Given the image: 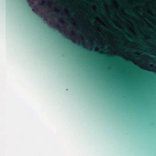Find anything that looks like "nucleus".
<instances>
[{
  "label": "nucleus",
  "mask_w": 156,
  "mask_h": 156,
  "mask_svg": "<svg viewBox=\"0 0 156 156\" xmlns=\"http://www.w3.org/2000/svg\"><path fill=\"white\" fill-rule=\"evenodd\" d=\"M27 1L29 4L30 6L32 7L34 5V3L32 2L31 0H27Z\"/></svg>",
  "instance_id": "5"
},
{
  "label": "nucleus",
  "mask_w": 156,
  "mask_h": 156,
  "mask_svg": "<svg viewBox=\"0 0 156 156\" xmlns=\"http://www.w3.org/2000/svg\"><path fill=\"white\" fill-rule=\"evenodd\" d=\"M33 6H34V8L32 9V11L33 12H35L37 14H38V13L39 12L38 9L37 8V7L34 5V4L33 5Z\"/></svg>",
  "instance_id": "4"
},
{
  "label": "nucleus",
  "mask_w": 156,
  "mask_h": 156,
  "mask_svg": "<svg viewBox=\"0 0 156 156\" xmlns=\"http://www.w3.org/2000/svg\"><path fill=\"white\" fill-rule=\"evenodd\" d=\"M81 38H82V40L83 41V37H81Z\"/></svg>",
  "instance_id": "8"
},
{
  "label": "nucleus",
  "mask_w": 156,
  "mask_h": 156,
  "mask_svg": "<svg viewBox=\"0 0 156 156\" xmlns=\"http://www.w3.org/2000/svg\"><path fill=\"white\" fill-rule=\"evenodd\" d=\"M135 54H137V52H135Z\"/></svg>",
  "instance_id": "9"
},
{
  "label": "nucleus",
  "mask_w": 156,
  "mask_h": 156,
  "mask_svg": "<svg viewBox=\"0 0 156 156\" xmlns=\"http://www.w3.org/2000/svg\"><path fill=\"white\" fill-rule=\"evenodd\" d=\"M46 3V14L39 12L38 15H39L42 19L46 27L48 29L49 28V0H47Z\"/></svg>",
  "instance_id": "2"
},
{
  "label": "nucleus",
  "mask_w": 156,
  "mask_h": 156,
  "mask_svg": "<svg viewBox=\"0 0 156 156\" xmlns=\"http://www.w3.org/2000/svg\"><path fill=\"white\" fill-rule=\"evenodd\" d=\"M130 61L141 69L156 73V62H154L153 60H151L152 64H149L148 60H147L146 62H143L139 59L131 58Z\"/></svg>",
  "instance_id": "1"
},
{
  "label": "nucleus",
  "mask_w": 156,
  "mask_h": 156,
  "mask_svg": "<svg viewBox=\"0 0 156 156\" xmlns=\"http://www.w3.org/2000/svg\"><path fill=\"white\" fill-rule=\"evenodd\" d=\"M99 48L98 47H97L95 48V50L96 51H99Z\"/></svg>",
  "instance_id": "7"
},
{
  "label": "nucleus",
  "mask_w": 156,
  "mask_h": 156,
  "mask_svg": "<svg viewBox=\"0 0 156 156\" xmlns=\"http://www.w3.org/2000/svg\"><path fill=\"white\" fill-rule=\"evenodd\" d=\"M90 45H91V48H90V50H91L92 49V47H93L94 45V42L91 41H90Z\"/></svg>",
  "instance_id": "6"
},
{
  "label": "nucleus",
  "mask_w": 156,
  "mask_h": 156,
  "mask_svg": "<svg viewBox=\"0 0 156 156\" xmlns=\"http://www.w3.org/2000/svg\"><path fill=\"white\" fill-rule=\"evenodd\" d=\"M71 34L72 36L74 37V38L73 39V41L74 42H76L77 40L78 39V37L76 32L74 31H72Z\"/></svg>",
  "instance_id": "3"
}]
</instances>
